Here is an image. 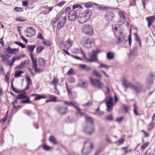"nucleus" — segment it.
<instances>
[{"mask_svg": "<svg viewBox=\"0 0 155 155\" xmlns=\"http://www.w3.org/2000/svg\"><path fill=\"white\" fill-rule=\"evenodd\" d=\"M83 31L85 34L90 35L94 34L93 29L92 27L89 25H83L82 27Z\"/></svg>", "mask_w": 155, "mask_h": 155, "instance_id": "obj_1", "label": "nucleus"}, {"mask_svg": "<svg viewBox=\"0 0 155 155\" xmlns=\"http://www.w3.org/2000/svg\"><path fill=\"white\" fill-rule=\"evenodd\" d=\"M95 128L94 124L86 125V126L83 128V131L86 134L91 135L94 132Z\"/></svg>", "mask_w": 155, "mask_h": 155, "instance_id": "obj_2", "label": "nucleus"}, {"mask_svg": "<svg viewBox=\"0 0 155 155\" xmlns=\"http://www.w3.org/2000/svg\"><path fill=\"white\" fill-rule=\"evenodd\" d=\"M143 88V86L142 84L138 81H136L133 91L137 93L144 92L145 91H144Z\"/></svg>", "mask_w": 155, "mask_h": 155, "instance_id": "obj_3", "label": "nucleus"}, {"mask_svg": "<svg viewBox=\"0 0 155 155\" xmlns=\"http://www.w3.org/2000/svg\"><path fill=\"white\" fill-rule=\"evenodd\" d=\"M35 34V29L32 27H27L25 31V34L27 37L31 38Z\"/></svg>", "mask_w": 155, "mask_h": 155, "instance_id": "obj_4", "label": "nucleus"}, {"mask_svg": "<svg viewBox=\"0 0 155 155\" xmlns=\"http://www.w3.org/2000/svg\"><path fill=\"white\" fill-rule=\"evenodd\" d=\"M92 84L94 86H96L98 89H101L104 86V84L100 80L96 79L90 78Z\"/></svg>", "mask_w": 155, "mask_h": 155, "instance_id": "obj_5", "label": "nucleus"}, {"mask_svg": "<svg viewBox=\"0 0 155 155\" xmlns=\"http://www.w3.org/2000/svg\"><path fill=\"white\" fill-rule=\"evenodd\" d=\"M122 85L124 86L126 89L128 87H131L133 90L134 85L130 82H128L127 79L125 78H123L122 80Z\"/></svg>", "mask_w": 155, "mask_h": 155, "instance_id": "obj_6", "label": "nucleus"}, {"mask_svg": "<svg viewBox=\"0 0 155 155\" xmlns=\"http://www.w3.org/2000/svg\"><path fill=\"white\" fill-rule=\"evenodd\" d=\"M107 110L110 112L112 110L114 104L113 102V98L109 97L108 99L106 101Z\"/></svg>", "mask_w": 155, "mask_h": 155, "instance_id": "obj_7", "label": "nucleus"}, {"mask_svg": "<svg viewBox=\"0 0 155 155\" xmlns=\"http://www.w3.org/2000/svg\"><path fill=\"white\" fill-rule=\"evenodd\" d=\"M92 41L91 39L86 38L81 42V44L85 48H91L92 47Z\"/></svg>", "mask_w": 155, "mask_h": 155, "instance_id": "obj_8", "label": "nucleus"}, {"mask_svg": "<svg viewBox=\"0 0 155 155\" xmlns=\"http://www.w3.org/2000/svg\"><path fill=\"white\" fill-rule=\"evenodd\" d=\"M15 97L19 99H26V100H22L20 103L23 104H29L31 101H30V97L28 96L21 95L20 94H18L17 96H15Z\"/></svg>", "mask_w": 155, "mask_h": 155, "instance_id": "obj_9", "label": "nucleus"}, {"mask_svg": "<svg viewBox=\"0 0 155 155\" xmlns=\"http://www.w3.org/2000/svg\"><path fill=\"white\" fill-rule=\"evenodd\" d=\"M66 16H61V20L59 21L57 25V27L59 29H60L63 28L64 25V24L66 22Z\"/></svg>", "mask_w": 155, "mask_h": 155, "instance_id": "obj_10", "label": "nucleus"}, {"mask_svg": "<svg viewBox=\"0 0 155 155\" xmlns=\"http://www.w3.org/2000/svg\"><path fill=\"white\" fill-rule=\"evenodd\" d=\"M118 37L117 40L116 41V43L117 44H119L121 43H125L126 41V40L124 38L125 35L122 34V33L121 31L119 32V34L117 35Z\"/></svg>", "mask_w": 155, "mask_h": 155, "instance_id": "obj_11", "label": "nucleus"}, {"mask_svg": "<svg viewBox=\"0 0 155 155\" xmlns=\"http://www.w3.org/2000/svg\"><path fill=\"white\" fill-rule=\"evenodd\" d=\"M105 17L108 21L110 22L113 21L115 18V15L114 13L109 12L105 14Z\"/></svg>", "mask_w": 155, "mask_h": 155, "instance_id": "obj_12", "label": "nucleus"}, {"mask_svg": "<svg viewBox=\"0 0 155 155\" xmlns=\"http://www.w3.org/2000/svg\"><path fill=\"white\" fill-rule=\"evenodd\" d=\"M87 143V141H85L84 144V146L83 149L82 150V153L84 155H87L89 153H90L92 151V149L93 148V145L90 143H88V145L90 146V147L88 148H87L86 149V153H83V149L84 148V147L85 145Z\"/></svg>", "mask_w": 155, "mask_h": 155, "instance_id": "obj_13", "label": "nucleus"}, {"mask_svg": "<svg viewBox=\"0 0 155 155\" xmlns=\"http://www.w3.org/2000/svg\"><path fill=\"white\" fill-rule=\"evenodd\" d=\"M76 11L73 10L71 11L68 13L69 19L71 21H74L77 18V13Z\"/></svg>", "mask_w": 155, "mask_h": 155, "instance_id": "obj_14", "label": "nucleus"}, {"mask_svg": "<svg viewBox=\"0 0 155 155\" xmlns=\"http://www.w3.org/2000/svg\"><path fill=\"white\" fill-rule=\"evenodd\" d=\"M93 54L91 55L90 56V58L88 59H86L85 58V55L84 53V58L86 59L88 61L90 62H94L96 61H97V54L95 53V51H93Z\"/></svg>", "mask_w": 155, "mask_h": 155, "instance_id": "obj_15", "label": "nucleus"}, {"mask_svg": "<svg viewBox=\"0 0 155 155\" xmlns=\"http://www.w3.org/2000/svg\"><path fill=\"white\" fill-rule=\"evenodd\" d=\"M67 107L61 106L60 105L57 107V109L58 112L61 115H64L67 112Z\"/></svg>", "mask_w": 155, "mask_h": 155, "instance_id": "obj_16", "label": "nucleus"}, {"mask_svg": "<svg viewBox=\"0 0 155 155\" xmlns=\"http://www.w3.org/2000/svg\"><path fill=\"white\" fill-rule=\"evenodd\" d=\"M119 15L120 18L118 19V22L120 23L121 24H122L124 23L126 21V18L125 16L122 11H120L118 13Z\"/></svg>", "mask_w": 155, "mask_h": 155, "instance_id": "obj_17", "label": "nucleus"}, {"mask_svg": "<svg viewBox=\"0 0 155 155\" xmlns=\"http://www.w3.org/2000/svg\"><path fill=\"white\" fill-rule=\"evenodd\" d=\"M137 47H134L130 51V60H133L137 55Z\"/></svg>", "mask_w": 155, "mask_h": 155, "instance_id": "obj_18", "label": "nucleus"}, {"mask_svg": "<svg viewBox=\"0 0 155 155\" xmlns=\"http://www.w3.org/2000/svg\"><path fill=\"white\" fill-rule=\"evenodd\" d=\"M77 19L78 21L80 23H83L87 20L84 15V13H80L78 18Z\"/></svg>", "mask_w": 155, "mask_h": 155, "instance_id": "obj_19", "label": "nucleus"}, {"mask_svg": "<svg viewBox=\"0 0 155 155\" xmlns=\"http://www.w3.org/2000/svg\"><path fill=\"white\" fill-rule=\"evenodd\" d=\"M82 13H84V15L85 17L88 20L91 15V10L87 9V10H86Z\"/></svg>", "mask_w": 155, "mask_h": 155, "instance_id": "obj_20", "label": "nucleus"}, {"mask_svg": "<svg viewBox=\"0 0 155 155\" xmlns=\"http://www.w3.org/2000/svg\"><path fill=\"white\" fill-rule=\"evenodd\" d=\"M155 20V18L153 16H150L146 18V20L148 21V26L149 28L153 22Z\"/></svg>", "mask_w": 155, "mask_h": 155, "instance_id": "obj_21", "label": "nucleus"}, {"mask_svg": "<svg viewBox=\"0 0 155 155\" xmlns=\"http://www.w3.org/2000/svg\"><path fill=\"white\" fill-rule=\"evenodd\" d=\"M79 67L81 69H85L86 71H90L91 69L90 67L87 66L85 64H80L79 65Z\"/></svg>", "mask_w": 155, "mask_h": 155, "instance_id": "obj_22", "label": "nucleus"}, {"mask_svg": "<svg viewBox=\"0 0 155 155\" xmlns=\"http://www.w3.org/2000/svg\"><path fill=\"white\" fill-rule=\"evenodd\" d=\"M86 119L87 125L94 124L93 118L90 117L86 116Z\"/></svg>", "mask_w": 155, "mask_h": 155, "instance_id": "obj_23", "label": "nucleus"}, {"mask_svg": "<svg viewBox=\"0 0 155 155\" xmlns=\"http://www.w3.org/2000/svg\"><path fill=\"white\" fill-rule=\"evenodd\" d=\"M6 49L7 52L10 54H16V53H15V51H18V49L16 48L12 49L9 47L6 48Z\"/></svg>", "mask_w": 155, "mask_h": 155, "instance_id": "obj_24", "label": "nucleus"}, {"mask_svg": "<svg viewBox=\"0 0 155 155\" xmlns=\"http://www.w3.org/2000/svg\"><path fill=\"white\" fill-rule=\"evenodd\" d=\"M150 76L149 78H148L147 79V82L149 84H152L153 82L154 76L152 73L150 74Z\"/></svg>", "mask_w": 155, "mask_h": 155, "instance_id": "obj_25", "label": "nucleus"}, {"mask_svg": "<svg viewBox=\"0 0 155 155\" xmlns=\"http://www.w3.org/2000/svg\"><path fill=\"white\" fill-rule=\"evenodd\" d=\"M38 63L39 65L41 66L45 65V64L46 61L42 58H41L38 59Z\"/></svg>", "mask_w": 155, "mask_h": 155, "instance_id": "obj_26", "label": "nucleus"}, {"mask_svg": "<svg viewBox=\"0 0 155 155\" xmlns=\"http://www.w3.org/2000/svg\"><path fill=\"white\" fill-rule=\"evenodd\" d=\"M62 15V13H58L56 17L52 20V21L53 23V24L55 23L56 22L58 21V19L61 17V16Z\"/></svg>", "mask_w": 155, "mask_h": 155, "instance_id": "obj_27", "label": "nucleus"}, {"mask_svg": "<svg viewBox=\"0 0 155 155\" xmlns=\"http://www.w3.org/2000/svg\"><path fill=\"white\" fill-rule=\"evenodd\" d=\"M49 140L50 142H52L54 144H58V142L54 136H50L49 138Z\"/></svg>", "mask_w": 155, "mask_h": 155, "instance_id": "obj_28", "label": "nucleus"}, {"mask_svg": "<svg viewBox=\"0 0 155 155\" xmlns=\"http://www.w3.org/2000/svg\"><path fill=\"white\" fill-rule=\"evenodd\" d=\"M107 57L108 60H112L114 58V54L111 52H109L107 54Z\"/></svg>", "mask_w": 155, "mask_h": 155, "instance_id": "obj_29", "label": "nucleus"}, {"mask_svg": "<svg viewBox=\"0 0 155 155\" xmlns=\"http://www.w3.org/2000/svg\"><path fill=\"white\" fill-rule=\"evenodd\" d=\"M58 81L59 80L55 77H54L51 83V84L56 86Z\"/></svg>", "mask_w": 155, "mask_h": 155, "instance_id": "obj_30", "label": "nucleus"}, {"mask_svg": "<svg viewBox=\"0 0 155 155\" xmlns=\"http://www.w3.org/2000/svg\"><path fill=\"white\" fill-rule=\"evenodd\" d=\"M36 46L35 45H28L27 47L28 50H29L32 53V52L33 51L34 49L35 48Z\"/></svg>", "mask_w": 155, "mask_h": 155, "instance_id": "obj_31", "label": "nucleus"}, {"mask_svg": "<svg viewBox=\"0 0 155 155\" xmlns=\"http://www.w3.org/2000/svg\"><path fill=\"white\" fill-rule=\"evenodd\" d=\"M112 28L113 29V31L114 32V35H118L119 34V32L120 31H117V26L116 25H113L112 26Z\"/></svg>", "mask_w": 155, "mask_h": 155, "instance_id": "obj_32", "label": "nucleus"}, {"mask_svg": "<svg viewBox=\"0 0 155 155\" xmlns=\"http://www.w3.org/2000/svg\"><path fill=\"white\" fill-rule=\"evenodd\" d=\"M46 98V96H44L43 95L40 94H37V96L35 97L34 100H40L42 98Z\"/></svg>", "mask_w": 155, "mask_h": 155, "instance_id": "obj_33", "label": "nucleus"}, {"mask_svg": "<svg viewBox=\"0 0 155 155\" xmlns=\"http://www.w3.org/2000/svg\"><path fill=\"white\" fill-rule=\"evenodd\" d=\"M49 97L51 102H56L57 101L56 100L57 97L55 96L50 95Z\"/></svg>", "mask_w": 155, "mask_h": 155, "instance_id": "obj_34", "label": "nucleus"}, {"mask_svg": "<svg viewBox=\"0 0 155 155\" xmlns=\"http://www.w3.org/2000/svg\"><path fill=\"white\" fill-rule=\"evenodd\" d=\"M134 35L135 39L139 43L140 45L141 46V43L140 37L137 35L136 33H134Z\"/></svg>", "mask_w": 155, "mask_h": 155, "instance_id": "obj_35", "label": "nucleus"}, {"mask_svg": "<svg viewBox=\"0 0 155 155\" xmlns=\"http://www.w3.org/2000/svg\"><path fill=\"white\" fill-rule=\"evenodd\" d=\"M24 72L22 71H16L15 72V77L16 78H18L21 76L22 74Z\"/></svg>", "mask_w": 155, "mask_h": 155, "instance_id": "obj_36", "label": "nucleus"}, {"mask_svg": "<svg viewBox=\"0 0 155 155\" xmlns=\"http://www.w3.org/2000/svg\"><path fill=\"white\" fill-rule=\"evenodd\" d=\"M25 78L27 83V84L30 85V84L32 83L31 79L29 77L27 76L25 77Z\"/></svg>", "mask_w": 155, "mask_h": 155, "instance_id": "obj_37", "label": "nucleus"}, {"mask_svg": "<svg viewBox=\"0 0 155 155\" xmlns=\"http://www.w3.org/2000/svg\"><path fill=\"white\" fill-rule=\"evenodd\" d=\"M137 106L136 104H134V114L137 115H138V113L137 110Z\"/></svg>", "mask_w": 155, "mask_h": 155, "instance_id": "obj_38", "label": "nucleus"}, {"mask_svg": "<svg viewBox=\"0 0 155 155\" xmlns=\"http://www.w3.org/2000/svg\"><path fill=\"white\" fill-rule=\"evenodd\" d=\"M44 48V47L43 46H38L36 49V51L38 53L41 52Z\"/></svg>", "mask_w": 155, "mask_h": 155, "instance_id": "obj_39", "label": "nucleus"}, {"mask_svg": "<svg viewBox=\"0 0 155 155\" xmlns=\"http://www.w3.org/2000/svg\"><path fill=\"white\" fill-rule=\"evenodd\" d=\"M92 102L91 101H89L87 103L84 104L83 106L84 107H90L92 105Z\"/></svg>", "mask_w": 155, "mask_h": 155, "instance_id": "obj_40", "label": "nucleus"}, {"mask_svg": "<svg viewBox=\"0 0 155 155\" xmlns=\"http://www.w3.org/2000/svg\"><path fill=\"white\" fill-rule=\"evenodd\" d=\"M16 60V58H13L11 60V62L9 63L8 64V65H9L10 68H11L12 66L13 65V64L15 62V61Z\"/></svg>", "mask_w": 155, "mask_h": 155, "instance_id": "obj_41", "label": "nucleus"}, {"mask_svg": "<svg viewBox=\"0 0 155 155\" xmlns=\"http://www.w3.org/2000/svg\"><path fill=\"white\" fill-rule=\"evenodd\" d=\"M15 44L18 45L23 48H25V46L21 42L15 41Z\"/></svg>", "mask_w": 155, "mask_h": 155, "instance_id": "obj_42", "label": "nucleus"}, {"mask_svg": "<svg viewBox=\"0 0 155 155\" xmlns=\"http://www.w3.org/2000/svg\"><path fill=\"white\" fill-rule=\"evenodd\" d=\"M10 73L9 72L7 73L6 74L5 76V80L6 82L8 83H9V76Z\"/></svg>", "mask_w": 155, "mask_h": 155, "instance_id": "obj_43", "label": "nucleus"}, {"mask_svg": "<svg viewBox=\"0 0 155 155\" xmlns=\"http://www.w3.org/2000/svg\"><path fill=\"white\" fill-rule=\"evenodd\" d=\"M68 94L69 95H71L72 96L73 98H75L77 97L76 93L75 92H71V93H68Z\"/></svg>", "mask_w": 155, "mask_h": 155, "instance_id": "obj_44", "label": "nucleus"}, {"mask_svg": "<svg viewBox=\"0 0 155 155\" xmlns=\"http://www.w3.org/2000/svg\"><path fill=\"white\" fill-rule=\"evenodd\" d=\"M43 44L47 46H50L51 44V42L50 41H43Z\"/></svg>", "mask_w": 155, "mask_h": 155, "instance_id": "obj_45", "label": "nucleus"}, {"mask_svg": "<svg viewBox=\"0 0 155 155\" xmlns=\"http://www.w3.org/2000/svg\"><path fill=\"white\" fill-rule=\"evenodd\" d=\"M74 74V71L72 68H70L67 72V74L70 75Z\"/></svg>", "mask_w": 155, "mask_h": 155, "instance_id": "obj_46", "label": "nucleus"}, {"mask_svg": "<svg viewBox=\"0 0 155 155\" xmlns=\"http://www.w3.org/2000/svg\"><path fill=\"white\" fill-rule=\"evenodd\" d=\"M88 85V82L87 81H86L85 82H83L82 85L81 86L82 87L86 88L87 87Z\"/></svg>", "mask_w": 155, "mask_h": 155, "instance_id": "obj_47", "label": "nucleus"}, {"mask_svg": "<svg viewBox=\"0 0 155 155\" xmlns=\"http://www.w3.org/2000/svg\"><path fill=\"white\" fill-rule=\"evenodd\" d=\"M15 20L17 21H19L20 22L24 21L26 20V19L23 17L16 18Z\"/></svg>", "mask_w": 155, "mask_h": 155, "instance_id": "obj_48", "label": "nucleus"}, {"mask_svg": "<svg viewBox=\"0 0 155 155\" xmlns=\"http://www.w3.org/2000/svg\"><path fill=\"white\" fill-rule=\"evenodd\" d=\"M73 106L77 110L78 112L80 114L81 116H83L84 115V113H81V109L78 108V107H76L75 105L74 104H73Z\"/></svg>", "mask_w": 155, "mask_h": 155, "instance_id": "obj_49", "label": "nucleus"}, {"mask_svg": "<svg viewBox=\"0 0 155 155\" xmlns=\"http://www.w3.org/2000/svg\"><path fill=\"white\" fill-rule=\"evenodd\" d=\"M124 108L125 110V111L126 113L127 112L130 110V107L128 106H126L124 104L123 105Z\"/></svg>", "mask_w": 155, "mask_h": 155, "instance_id": "obj_50", "label": "nucleus"}, {"mask_svg": "<svg viewBox=\"0 0 155 155\" xmlns=\"http://www.w3.org/2000/svg\"><path fill=\"white\" fill-rule=\"evenodd\" d=\"M124 141V139L123 138H121L119 140H117V141L116 142V143H117V142H119L118 145H121L122 144Z\"/></svg>", "mask_w": 155, "mask_h": 155, "instance_id": "obj_51", "label": "nucleus"}, {"mask_svg": "<svg viewBox=\"0 0 155 155\" xmlns=\"http://www.w3.org/2000/svg\"><path fill=\"white\" fill-rule=\"evenodd\" d=\"M106 119L108 120L111 121L113 120V117L112 115H109L106 117Z\"/></svg>", "mask_w": 155, "mask_h": 155, "instance_id": "obj_52", "label": "nucleus"}, {"mask_svg": "<svg viewBox=\"0 0 155 155\" xmlns=\"http://www.w3.org/2000/svg\"><path fill=\"white\" fill-rule=\"evenodd\" d=\"M101 67L104 68L107 70H108V67L106 65L104 64H101L100 66L98 67V68H100Z\"/></svg>", "mask_w": 155, "mask_h": 155, "instance_id": "obj_53", "label": "nucleus"}, {"mask_svg": "<svg viewBox=\"0 0 155 155\" xmlns=\"http://www.w3.org/2000/svg\"><path fill=\"white\" fill-rule=\"evenodd\" d=\"M149 143L148 142L146 143H144L142 146L141 148L143 150H144L148 146Z\"/></svg>", "mask_w": 155, "mask_h": 155, "instance_id": "obj_54", "label": "nucleus"}, {"mask_svg": "<svg viewBox=\"0 0 155 155\" xmlns=\"http://www.w3.org/2000/svg\"><path fill=\"white\" fill-rule=\"evenodd\" d=\"M18 93H20L21 95L24 96H25V95L26 94L25 91L24 89L22 90H19Z\"/></svg>", "mask_w": 155, "mask_h": 155, "instance_id": "obj_55", "label": "nucleus"}, {"mask_svg": "<svg viewBox=\"0 0 155 155\" xmlns=\"http://www.w3.org/2000/svg\"><path fill=\"white\" fill-rule=\"evenodd\" d=\"M124 118V117H121L117 118L116 121L118 123H120L122 121Z\"/></svg>", "mask_w": 155, "mask_h": 155, "instance_id": "obj_56", "label": "nucleus"}, {"mask_svg": "<svg viewBox=\"0 0 155 155\" xmlns=\"http://www.w3.org/2000/svg\"><path fill=\"white\" fill-rule=\"evenodd\" d=\"M93 73L95 75H96L97 76H98L99 77H101V74L98 73V72L95 70H94L93 71Z\"/></svg>", "mask_w": 155, "mask_h": 155, "instance_id": "obj_57", "label": "nucleus"}, {"mask_svg": "<svg viewBox=\"0 0 155 155\" xmlns=\"http://www.w3.org/2000/svg\"><path fill=\"white\" fill-rule=\"evenodd\" d=\"M92 5V4L90 3L85 4L84 5V6L87 8L91 7Z\"/></svg>", "mask_w": 155, "mask_h": 155, "instance_id": "obj_58", "label": "nucleus"}, {"mask_svg": "<svg viewBox=\"0 0 155 155\" xmlns=\"http://www.w3.org/2000/svg\"><path fill=\"white\" fill-rule=\"evenodd\" d=\"M69 82L70 83H73L75 81V79L74 77H71L69 79Z\"/></svg>", "mask_w": 155, "mask_h": 155, "instance_id": "obj_59", "label": "nucleus"}, {"mask_svg": "<svg viewBox=\"0 0 155 155\" xmlns=\"http://www.w3.org/2000/svg\"><path fill=\"white\" fill-rule=\"evenodd\" d=\"M43 148L46 150H49L51 149L50 147L46 145H44L43 146Z\"/></svg>", "mask_w": 155, "mask_h": 155, "instance_id": "obj_60", "label": "nucleus"}, {"mask_svg": "<svg viewBox=\"0 0 155 155\" xmlns=\"http://www.w3.org/2000/svg\"><path fill=\"white\" fill-rule=\"evenodd\" d=\"M79 7H80V8H81V6L79 4L74 5L73 6V10H74V9L78 8Z\"/></svg>", "mask_w": 155, "mask_h": 155, "instance_id": "obj_61", "label": "nucleus"}, {"mask_svg": "<svg viewBox=\"0 0 155 155\" xmlns=\"http://www.w3.org/2000/svg\"><path fill=\"white\" fill-rule=\"evenodd\" d=\"M14 10L15 12H18L20 11V10L22 11V8L21 7H15Z\"/></svg>", "mask_w": 155, "mask_h": 155, "instance_id": "obj_62", "label": "nucleus"}, {"mask_svg": "<svg viewBox=\"0 0 155 155\" xmlns=\"http://www.w3.org/2000/svg\"><path fill=\"white\" fill-rule=\"evenodd\" d=\"M64 104L70 106H73V104L71 102L65 101L64 102Z\"/></svg>", "mask_w": 155, "mask_h": 155, "instance_id": "obj_63", "label": "nucleus"}, {"mask_svg": "<svg viewBox=\"0 0 155 155\" xmlns=\"http://www.w3.org/2000/svg\"><path fill=\"white\" fill-rule=\"evenodd\" d=\"M147 0H142V2L144 8H145V5L146 4H147L148 2V1H147Z\"/></svg>", "mask_w": 155, "mask_h": 155, "instance_id": "obj_64", "label": "nucleus"}]
</instances>
